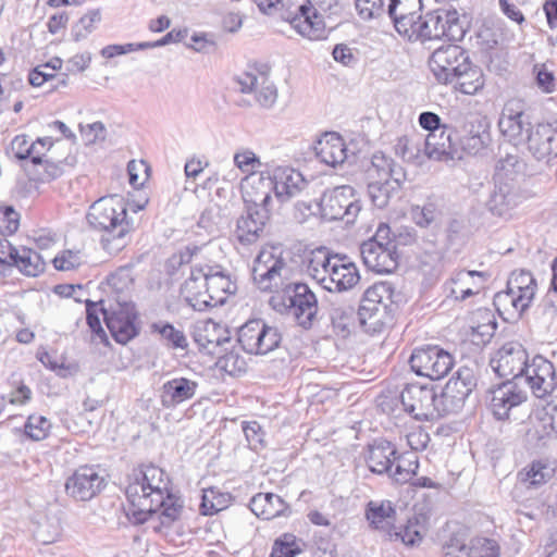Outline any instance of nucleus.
<instances>
[{"mask_svg": "<svg viewBox=\"0 0 557 557\" xmlns=\"http://www.w3.org/2000/svg\"><path fill=\"white\" fill-rule=\"evenodd\" d=\"M276 198L284 202L299 195L308 182L304 175L289 166H276L270 172Z\"/></svg>", "mask_w": 557, "mask_h": 557, "instance_id": "4be33fe9", "label": "nucleus"}, {"mask_svg": "<svg viewBox=\"0 0 557 557\" xmlns=\"http://www.w3.org/2000/svg\"><path fill=\"white\" fill-rule=\"evenodd\" d=\"M393 460H395L394 467L388 475L396 483H407L417 474L419 461L414 453L398 454L396 451Z\"/></svg>", "mask_w": 557, "mask_h": 557, "instance_id": "ea45409f", "label": "nucleus"}, {"mask_svg": "<svg viewBox=\"0 0 557 557\" xmlns=\"http://www.w3.org/2000/svg\"><path fill=\"white\" fill-rule=\"evenodd\" d=\"M437 388L435 385H405L401 391L403 408L420 421L440 418Z\"/></svg>", "mask_w": 557, "mask_h": 557, "instance_id": "f8f14e48", "label": "nucleus"}, {"mask_svg": "<svg viewBox=\"0 0 557 557\" xmlns=\"http://www.w3.org/2000/svg\"><path fill=\"white\" fill-rule=\"evenodd\" d=\"M411 370L419 376L440 381L454 367V357L436 345L416 348L409 359Z\"/></svg>", "mask_w": 557, "mask_h": 557, "instance_id": "9d476101", "label": "nucleus"}, {"mask_svg": "<svg viewBox=\"0 0 557 557\" xmlns=\"http://www.w3.org/2000/svg\"><path fill=\"white\" fill-rule=\"evenodd\" d=\"M497 126L506 141L516 147L524 145L534 127L531 110L523 100L510 99L499 114Z\"/></svg>", "mask_w": 557, "mask_h": 557, "instance_id": "6e6552de", "label": "nucleus"}, {"mask_svg": "<svg viewBox=\"0 0 557 557\" xmlns=\"http://www.w3.org/2000/svg\"><path fill=\"white\" fill-rule=\"evenodd\" d=\"M405 181H371L368 184V194L372 203L380 209L385 208L389 200L401 189Z\"/></svg>", "mask_w": 557, "mask_h": 557, "instance_id": "58836bf2", "label": "nucleus"}, {"mask_svg": "<svg viewBox=\"0 0 557 557\" xmlns=\"http://www.w3.org/2000/svg\"><path fill=\"white\" fill-rule=\"evenodd\" d=\"M50 422L42 416H29L25 425V435L34 441H41L47 437Z\"/></svg>", "mask_w": 557, "mask_h": 557, "instance_id": "052dcab7", "label": "nucleus"}, {"mask_svg": "<svg viewBox=\"0 0 557 557\" xmlns=\"http://www.w3.org/2000/svg\"><path fill=\"white\" fill-rule=\"evenodd\" d=\"M268 223L265 211H251L246 208L245 212L237 219L234 237L244 247L258 243Z\"/></svg>", "mask_w": 557, "mask_h": 557, "instance_id": "b1692460", "label": "nucleus"}, {"mask_svg": "<svg viewBox=\"0 0 557 557\" xmlns=\"http://www.w3.org/2000/svg\"><path fill=\"white\" fill-rule=\"evenodd\" d=\"M555 466L546 458L533 459L517 473L518 484L527 491H539L555 475Z\"/></svg>", "mask_w": 557, "mask_h": 557, "instance_id": "5701e85b", "label": "nucleus"}, {"mask_svg": "<svg viewBox=\"0 0 557 557\" xmlns=\"http://www.w3.org/2000/svg\"><path fill=\"white\" fill-rule=\"evenodd\" d=\"M273 10L280 11L282 20L288 22L302 37L310 40L326 38L323 16L310 0H277Z\"/></svg>", "mask_w": 557, "mask_h": 557, "instance_id": "20e7f679", "label": "nucleus"}, {"mask_svg": "<svg viewBox=\"0 0 557 557\" xmlns=\"http://www.w3.org/2000/svg\"><path fill=\"white\" fill-rule=\"evenodd\" d=\"M48 69H45L44 65H39L33 69L28 75V82L30 85L35 87L41 86L45 82L52 81L55 82L52 87L58 88L59 86H66V75L63 74L61 76L55 75L52 72H48Z\"/></svg>", "mask_w": 557, "mask_h": 557, "instance_id": "680f3d73", "label": "nucleus"}, {"mask_svg": "<svg viewBox=\"0 0 557 557\" xmlns=\"http://www.w3.org/2000/svg\"><path fill=\"white\" fill-rule=\"evenodd\" d=\"M391 537L395 541H400L407 546H414L419 544L423 535L421 533V525L417 519L408 520V522L391 534Z\"/></svg>", "mask_w": 557, "mask_h": 557, "instance_id": "4d7b16f0", "label": "nucleus"}, {"mask_svg": "<svg viewBox=\"0 0 557 557\" xmlns=\"http://www.w3.org/2000/svg\"><path fill=\"white\" fill-rule=\"evenodd\" d=\"M262 195H252L251 193H247L245 197V207L250 209L251 211H265L267 220H270L271 214V203H272V191L273 182L272 181H263L260 185Z\"/></svg>", "mask_w": 557, "mask_h": 557, "instance_id": "8fccbe9b", "label": "nucleus"}, {"mask_svg": "<svg viewBox=\"0 0 557 557\" xmlns=\"http://www.w3.org/2000/svg\"><path fill=\"white\" fill-rule=\"evenodd\" d=\"M319 207L323 219L327 221L343 220L347 224L354 223L361 211L360 199L356 196L354 187L349 185L325 190Z\"/></svg>", "mask_w": 557, "mask_h": 557, "instance_id": "1a4fd4ad", "label": "nucleus"}, {"mask_svg": "<svg viewBox=\"0 0 557 557\" xmlns=\"http://www.w3.org/2000/svg\"><path fill=\"white\" fill-rule=\"evenodd\" d=\"M491 395V408L497 420L508 419L510 410L527 400V394L517 385H496Z\"/></svg>", "mask_w": 557, "mask_h": 557, "instance_id": "bb28decb", "label": "nucleus"}, {"mask_svg": "<svg viewBox=\"0 0 557 557\" xmlns=\"http://www.w3.org/2000/svg\"><path fill=\"white\" fill-rule=\"evenodd\" d=\"M555 121L537 123L530 132L525 144L529 152L539 161L557 157Z\"/></svg>", "mask_w": 557, "mask_h": 557, "instance_id": "412c9836", "label": "nucleus"}, {"mask_svg": "<svg viewBox=\"0 0 557 557\" xmlns=\"http://www.w3.org/2000/svg\"><path fill=\"white\" fill-rule=\"evenodd\" d=\"M527 383H545L546 380H554V364L542 356H535L531 363L524 364V373Z\"/></svg>", "mask_w": 557, "mask_h": 557, "instance_id": "37998d69", "label": "nucleus"}, {"mask_svg": "<svg viewBox=\"0 0 557 557\" xmlns=\"http://www.w3.org/2000/svg\"><path fill=\"white\" fill-rule=\"evenodd\" d=\"M394 152L405 162L413 164L422 163L426 157L423 137L414 133L398 137L394 145Z\"/></svg>", "mask_w": 557, "mask_h": 557, "instance_id": "c9c22d12", "label": "nucleus"}, {"mask_svg": "<svg viewBox=\"0 0 557 557\" xmlns=\"http://www.w3.org/2000/svg\"><path fill=\"white\" fill-rule=\"evenodd\" d=\"M522 162L516 154H507L496 163L495 173L493 180L498 181V176L502 181H517L516 175L521 170Z\"/></svg>", "mask_w": 557, "mask_h": 557, "instance_id": "5fc2aeb1", "label": "nucleus"}, {"mask_svg": "<svg viewBox=\"0 0 557 557\" xmlns=\"http://www.w3.org/2000/svg\"><path fill=\"white\" fill-rule=\"evenodd\" d=\"M104 486V479L94 466H83L72 473V497L86 502Z\"/></svg>", "mask_w": 557, "mask_h": 557, "instance_id": "393cba45", "label": "nucleus"}, {"mask_svg": "<svg viewBox=\"0 0 557 557\" xmlns=\"http://www.w3.org/2000/svg\"><path fill=\"white\" fill-rule=\"evenodd\" d=\"M20 225V214L12 206L0 208V233L2 235L14 234Z\"/></svg>", "mask_w": 557, "mask_h": 557, "instance_id": "774afa93", "label": "nucleus"}, {"mask_svg": "<svg viewBox=\"0 0 557 557\" xmlns=\"http://www.w3.org/2000/svg\"><path fill=\"white\" fill-rule=\"evenodd\" d=\"M334 256L335 255H331L326 248L321 247L311 251L307 259V272L320 285L321 278L330 269Z\"/></svg>", "mask_w": 557, "mask_h": 557, "instance_id": "a18cd8bd", "label": "nucleus"}, {"mask_svg": "<svg viewBox=\"0 0 557 557\" xmlns=\"http://www.w3.org/2000/svg\"><path fill=\"white\" fill-rule=\"evenodd\" d=\"M368 176L371 181H406V172L401 165L383 152H376L372 156Z\"/></svg>", "mask_w": 557, "mask_h": 557, "instance_id": "72a5a7b5", "label": "nucleus"}, {"mask_svg": "<svg viewBox=\"0 0 557 557\" xmlns=\"http://www.w3.org/2000/svg\"><path fill=\"white\" fill-rule=\"evenodd\" d=\"M86 218L94 228L104 231L113 239L121 242L116 249L126 245L124 238L135 230L134 222L127 218L126 203L116 195L96 200L89 207Z\"/></svg>", "mask_w": 557, "mask_h": 557, "instance_id": "f03ea898", "label": "nucleus"}, {"mask_svg": "<svg viewBox=\"0 0 557 557\" xmlns=\"http://www.w3.org/2000/svg\"><path fill=\"white\" fill-rule=\"evenodd\" d=\"M290 268L283 251L277 247L263 248L253 260L251 277L255 285L262 292L283 290L287 284Z\"/></svg>", "mask_w": 557, "mask_h": 557, "instance_id": "39448f33", "label": "nucleus"}, {"mask_svg": "<svg viewBox=\"0 0 557 557\" xmlns=\"http://www.w3.org/2000/svg\"><path fill=\"white\" fill-rule=\"evenodd\" d=\"M421 0H391L386 13L393 22L396 32L404 38H409L421 15Z\"/></svg>", "mask_w": 557, "mask_h": 557, "instance_id": "aec40b11", "label": "nucleus"}, {"mask_svg": "<svg viewBox=\"0 0 557 557\" xmlns=\"http://www.w3.org/2000/svg\"><path fill=\"white\" fill-rule=\"evenodd\" d=\"M250 510L259 518L271 520L285 516L289 511L288 504L277 494L258 493L249 503Z\"/></svg>", "mask_w": 557, "mask_h": 557, "instance_id": "2f4dec72", "label": "nucleus"}, {"mask_svg": "<svg viewBox=\"0 0 557 557\" xmlns=\"http://www.w3.org/2000/svg\"><path fill=\"white\" fill-rule=\"evenodd\" d=\"M14 267L24 275L35 277L45 271L46 263L40 253L24 247L22 250H18Z\"/></svg>", "mask_w": 557, "mask_h": 557, "instance_id": "c03bdc74", "label": "nucleus"}, {"mask_svg": "<svg viewBox=\"0 0 557 557\" xmlns=\"http://www.w3.org/2000/svg\"><path fill=\"white\" fill-rule=\"evenodd\" d=\"M359 280L355 263L346 262V257L335 255L330 269L321 278V286L331 293H342L355 287Z\"/></svg>", "mask_w": 557, "mask_h": 557, "instance_id": "6ab92c4d", "label": "nucleus"}, {"mask_svg": "<svg viewBox=\"0 0 557 557\" xmlns=\"http://www.w3.org/2000/svg\"><path fill=\"white\" fill-rule=\"evenodd\" d=\"M281 341L278 329L260 319L249 320L237 332V343L251 355H267L277 348Z\"/></svg>", "mask_w": 557, "mask_h": 557, "instance_id": "9b49d317", "label": "nucleus"}, {"mask_svg": "<svg viewBox=\"0 0 557 557\" xmlns=\"http://www.w3.org/2000/svg\"><path fill=\"white\" fill-rule=\"evenodd\" d=\"M150 331L152 334L159 335L162 344L170 349L185 350L188 347V341L184 332L169 322H153L150 325Z\"/></svg>", "mask_w": 557, "mask_h": 557, "instance_id": "4c0bfd02", "label": "nucleus"}, {"mask_svg": "<svg viewBox=\"0 0 557 557\" xmlns=\"http://www.w3.org/2000/svg\"><path fill=\"white\" fill-rule=\"evenodd\" d=\"M491 121L486 115L470 113L461 125L463 150L476 154L492 144Z\"/></svg>", "mask_w": 557, "mask_h": 557, "instance_id": "f3484780", "label": "nucleus"}, {"mask_svg": "<svg viewBox=\"0 0 557 557\" xmlns=\"http://www.w3.org/2000/svg\"><path fill=\"white\" fill-rule=\"evenodd\" d=\"M313 150L320 162L336 168L344 163L347 158V149L344 139L336 133H325L319 138Z\"/></svg>", "mask_w": 557, "mask_h": 557, "instance_id": "cd10ccee", "label": "nucleus"}, {"mask_svg": "<svg viewBox=\"0 0 557 557\" xmlns=\"http://www.w3.org/2000/svg\"><path fill=\"white\" fill-rule=\"evenodd\" d=\"M469 385H435L437 388L440 417L459 411L472 389Z\"/></svg>", "mask_w": 557, "mask_h": 557, "instance_id": "473e14b6", "label": "nucleus"}, {"mask_svg": "<svg viewBox=\"0 0 557 557\" xmlns=\"http://www.w3.org/2000/svg\"><path fill=\"white\" fill-rule=\"evenodd\" d=\"M196 385H163L160 398L164 407H175L195 394Z\"/></svg>", "mask_w": 557, "mask_h": 557, "instance_id": "603ef678", "label": "nucleus"}, {"mask_svg": "<svg viewBox=\"0 0 557 557\" xmlns=\"http://www.w3.org/2000/svg\"><path fill=\"white\" fill-rule=\"evenodd\" d=\"M37 358L46 368L55 371L61 379L67 377L70 367L65 364L64 358L46 350H38Z\"/></svg>", "mask_w": 557, "mask_h": 557, "instance_id": "69168bd1", "label": "nucleus"}, {"mask_svg": "<svg viewBox=\"0 0 557 557\" xmlns=\"http://www.w3.org/2000/svg\"><path fill=\"white\" fill-rule=\"evenodd\" d=\"M300 553L299 540L292 533H284L274 541L270 557H296Z\"/></svg>", "mask_w": 557, "mask_h": 557, "instance_id": "864d4df0", "label": "nucleus"}, {"mask_svg": "<svg viewBox=\"0 0 557 557\" xmlns=\"http://www.w3.org/2000/svg\"><path fill=\"white\" fill-rule=\"evenodd\" d=\"M79 135L85 146L95 145L103 141L107 137V128L102 122L92 123H79L78 124Z\"/></svg>", "mask_w": 557, "mask_h": 557, "instance_id": "bf43d9fd", "label": "nucleus"}, {"mask_svg": "<svg viewBox=\"0 0 557 557\" xmlns=\"http://www.w3.org/2000/svg\"><path fill=\"white\" fill-rule=\"evenodd\" d=\"M360 326L369 334L381 333L393 321L388 306L360 304L357 311Z\"/></svg>", "mask_w": 557, "mask_h": 557, "instance_id": "7c9ffc66", "label": "nucleus"}, {"mask_svg": "<svg viewBox=\"0 0 557 557\" xmlns=\"http://www.w3.org/2000/svg\"><path fill=\"white\" fill-rule=\"evenodd\" d=\"M498 354L497 364L493 366V369L498 377L503 379L500 383H513L523 376L527 354L521 347L504 346Z\"/></svg>", "mask_w": 557, "mask_h": 557, "instance_id": "a878e982", "label": "nucleus"}, {"mask_svg": "<svg viewBox=\"0 0 557 557\" xmlns=\"http://www.w3.org/2000/svg\"><path fill=\"white\" fill-rule=\"evenodd\" d=\"M363 264L371 271L392 273L398 265V253L391 227L380 223L374 236L360 245Z\"/></svg>", "mask_w": 557, "mask_h": 557, "instance_id": "423d86ee", "label": "nucleus"}, {"mask_svg": "<svg viewBox=\"0 0 557 557\" xmlns=\"http://www.w3.org/2000/svg\"><path fill=\"white\" fill-rule=\"evenodd\" d=\"M396 447L386 440L374 441L369 445L366 457L367 465L371 472L376 474H389L394 467Z\"/></svg>", "mask_w": 557, "mask_h": 557, "instance_id": "c756f323", "label": "nucleus"}, {"mask_svg": "<svg viewBox=\"0 0 557 557\" xmlns=\"http://www.w3.org/2000/svg\"><path fill=\"white\" fill-rule=\"evenodd\" d=\"M469 53L458 45H447L437 48L431 55L429 65L436 81L442 84L455 82L460 69L468 66Z\"/></svg>", "mask_w": 557, "mask_h": 557, "instance_id": "ddd939ff", "label": "nucleus"}, {"mask_svg": "<svg viewBox=\"0 0 557 557\" xmlns=\"http://www.w3.org/2000/svg\"><path fill=\"white\" fill-rule=\"evenodd\" d=\"M125 495L126 515L134 524H143L159 512L161 524L169 527L183 509L181 499L170 492L169 476L154 465H141L133 470Z\"/></svg>", "mask_w": 557, "mask_h": 557, "instance_id": "f257e3e1", "label": "nucleus"}, {"mask_svg": "<svg viewBox=\"0 0 557 557\" xmlns=\"http://www.w3.org/2000/svg\"><path fill=\"white\" fill-rule=\"evenodd\" d=\"M523 300H525V298L515 296L512 289H508L507 287L506 290L495 294L493 304L500 315L507 313L511 317H521L525 311V309L521 307Z\"/></svg>", "mask_w": 557, "mask_h": 557, "instance_id": "09e8293b", "label": "nucleus"}, {"mask_svg": "<svg viewBox=\"0 0 557 557\" xmlns=\"http://www.w3.org/2000/svg\"><path fill=\"white\" fill-rule=\"evenodd\" d=\"M103 320L112 337L120 344H126L137 334L135 320L137 317L132 302H116L101 309Z\"/></svg>", "mask_w": 557, "mask_h": 557, "instance_id": "2eb2a0df", "label": "nucleus"}, {"mask_svg": "<svg viewBox=\"0 0 557 557\" xmlns=\"http://www.w3.org/2000/svg\"><path fill=\"white\" fill-rule=\"evenodd\" d=\"M455 81L458 83V89L465 95H475L483 89L485 85L484 74L482 70L473 65L470 61L468 66L460 69V73L456 74Z\"/></svg>", "mask_w": 557, "mask_h": 557, "instance_id": "a19ab883", "label": "nucleus"}, {"mask_svg": "<svg viewBox=\"0 0 557 557\" xmlns=\"http://www.w3.org/2000/svg\"><path fill=\"white\" fill-rule=\"evenodd\" d=\"M230 494L220 493L218 490L210 487L203 490L200 511L205 516H212L227 507Z\"/></svg>", "mask_w": 557, "mask_h": 557, "instance_id": "3c124183", "label": "nucleus"}, {"mask_svg": "<svg viewBox=\"0 0 557 557\" xmlns=\"http://www.w3.org/2000/svg\"><path fill=\"white\" fill-rule=\"evenodd\" d=\"M330 320L334 333L343 338L347 337L355 325L356 311L352 306L338 305L330 310Z\"/></svg>", "mask_w": 557, "mask_h": 557, "instance_id": "79ce46f5", "label": "nucleus"}, {"mask_svg": "<svg viewBox=\"0 0 557 557\" xmlns=\"http://www.w3.org/2000/svg\"><path fill=\"white\" fill-rule=\"evenodd\" d=\"M278 92L277 87L271 78L267 82H261L260 89L255 95L256 102L263 109H272L277 101Z\"/></svg>", "mask_w": 557, "mask_h": 557, "instance_id": "0e129e2a", "label": "nucleus"}, {"mask_svg": "<svg viewBox=\"0 0 557 557\" xmlns=\"http://www.w3.org/2000/svg\"><path fill=\"white\" fill-rule=\"evenodd\" d=\"M493 189L485 202L487 211L499 218H507L511 214L523 200L519 184L517 181L493 180Z\"/></svg>", "mask_w": 557, "mask_h": 557, "instance_id": "dca6fc26", "label": "nucleus"}, {"mask_svg": "<svg viewBox=\"0 0 557 557\" xmlns=\"http://www.w3.org/2000/svg\"><path fill=\"white\" fill-rule=\"evenodd\" d=\"M532 73L536 87L544 94H552L556 90L557 81L553 71L548 70L545 63L533 65Z\"/></svg>", "mask_w": 557, "mask_h": 557, "instance_id": "13d9d810", "label": "nucleus"}, {"mask_svg": "<svg viewBox=\"0 0 557 557\" xmlns=\"http://www.w3.org/2000/svg\"><path fill=\"white\" fill-rule=\"evenodd\" d=\"M466 33L467 28L460 20L459 12L454 8H441L420 15L408 40L422 42L441 39L461 41Z\"/></svg>", "mask_w": 557, "mask_h": 557, "instance_id": "7ed1b4c3", "label": "nucleus"}, {"mask_svg": "<svg viewBox=\"0 0 557 557\" xmlns=\"http://www.w3.org/2000/svg\"><path fill=\"white\" fill-rule=\"evenodd\" d=\"M468 546L469 557H499L500 547L495 540L476 537Z\"/></svg>", "mask_w": 557, "mask_h": 557, "instance_id": "6e6d98bb", "label": "nucleus"}, {"mask_svg": "<svg viewBox=\"0 0 557 557\" xmlns=\"http://www.w3.org/2000/svg\"><path fill=\"white\" fill-rule=\"evenodd\" d=\"M391 287L386 283H379L366 289L360 304H374L376 306H388L386 300L391 298Z\"/></svg>", "mask_w": 557, "mask_h": 557, "instance_id": "e2e57ef3", "label": "nucleus"}, {"mask_svg": "<svg viewBox=\"0 0 557 557\" xmlns=\"http://www.w3.org/2000/svg\"><path fill=\"white\" fill-rule=\"evenodd\" d=\"M205 274L199 276L203 281V285H207L209 295H201L205 300L194 298L196 304L200 307L215 308L224 305L228 295L235 294L237 286L236 283L231 280V275L219 264L209 265L202 264Z\"/></svg>", "mask_w": 557, "mask_h": 557, "instance_id": "4468645a", "label": "nucleus"}, {"mask_svg": "<svg viewBox=\"0 0 557 557\" xmlns=\"http://www.w3.org/2000/svg\"><path fill=\"white\" fill-rule=\"evenodd\" d=\"M271 67L267 63H253L247 66V70L235 76V82L239 85L242 94H257L261 87V82L270 78Z\"/></svg>", "mask_w": 557, "mask_h": 557, "instance_id": "e433bc0d", "label": "nucleus"}, {"mask_svg": "<svg viewBox=\"0 0 557 557\" xmlns=\"http://www.w3.org/2000/svg\"><path fill=\"white\" fill-rule=\"evenodd\" d=\"M201 274H205L202 264H194L190 269V274L188 278L184 282L181 288V293L184 299L196 311H206L208 309H211V307H203V305L199 307L196 304V300L191 299L199 298V300H205L206 298H203L201 295H209L207 285H203L201 283L203 280L199 277L201 276Z\"/></svg>", "mask_w": 557, "mask_h": 557, "instance_id": "f704fd0d", "label": "nucleus"}, {"mask_svg": "<svg viewBox=\"0 0 557 557\" xmlns=\"http://www.w3.org/2000/svg\"><path fill=\"white\" fill-rule=\"evenodd\" d=\"M396 510L389 500L369 502L366 507V518L374 529H383L388 519L394 518Z\"/></svg>", "mask_w": 557, "mask_h": 557, "instance_id": "de8ad7c7", "label": "nucleus"}, {"mask_svg": "<svg viewBox=\"0 0 557 557\" xmlns=\"http://www.w3.org/2000/svg\"><path fill=\"white\" fill-rule=\"evenodd\" d=\"M242 429L245 434V437L248 442V446L258 450L263 447L264 441V432L262 431L261 425L257 421H243Z\"/></svg>", "mask_w": 557, "mask_h": 557, "instance_id": "338daca9", "label": "nucleus"}, {"mask_svg": "<svg viewBox=\"0 0 557 557\" xmlns=\"http://www.w3.org/2000/svg\"><path fill=\"white\" fill-rule=\"evenodd\" d=\"M12 151L16 159L18 160H27L35 165L41 164L42 160V149L38 148L37 141L29 143L27 136L17 135L12 140Z\"/></svg>", "mask_w": 557, "mask_h": 557, "instance_id": "49530a36", "label": "nucleus"}, {"mask_svg": "<svg viewBox=\"0 0 557 557\" xmlns=\"http://www.w3.org/2000/svg\"><path fill=\"white\" fill-rule=\"evenodd\" d=\"M193 337L199 349L209 355L226 354L231 344L228 331L212 321L196 325ZM225 367H227V362L233 356L225 355Z\"/></svg>", "mask_w": 557, "mask_h": 557, "instance_id": "a211bd4d", "label": "nucleus"}, {"mask_svg": "<svg viewBox=\"0 0 557 557\" xmlns=\"http://www.w3.org/2000/svg\"><path fill=\"white\" fill-rule=\"evenodd\" d=\"M423 140L424 152L429 159L447 161L453 160L457 153V149L451 140V129L446 126H442L434 133H429Z\"/></svg>", "mask_w": 557, "mask_h": 557, "instance_id": "c85d7f7f", "label": "nucleus"}, {"mask_svg": "<svg viewBox=\"0 0 557 557\" xmlns=\"http://www.w3.org/2000/svg\"><path fill=\"white\" fill-rule=\"evenodd\" d=\"M282 304L296 324L308 331L318 322V298L308 284L289 282L282 290Z\"/></svg>", "mask_w": 557, "mask_h": 557, "instance_id": "0eeeda50", "label": "nucleus"}]
</instances>
